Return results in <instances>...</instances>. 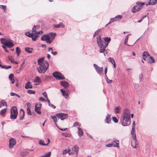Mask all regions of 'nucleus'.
Listing matches in <instances>:
<instances>
[{
    "label": "nucleus",
    "mask_w": 157,
    "mask_h": 157,
    "mask_svg": "<svg viewBox=\"0 0 157 157\" xmlns=\"http://www.w3.org/2000/svg\"><path fill=\"white\" fill-rule=\"evenodd\" d=\"M120 121L121 124L124 126H128L131 123L130 112L127 109L124 110V113L120 117Z\"/></svg>",
    "instance_id": "f257e3e1"
},
{
    "label": "nucleus",
    "mask_w": 157,
    "mask_h": 157,
    "mask_svg": "<svg viewBox=\"0 0 157 157\" xmlns=\"http://www.w3.org/2000/svg\"><path fill=\"white\" fill-rule=\"evenodd\" d=\"M49 66L48 62L44 61V63L40 65L37 68V70L39 73L40 74L44 73L47 70Z\"/></svg>",
    "instance_id": "f03ea898"
},
{
    "label": "nucleus",
    "mask_w": 157,
    "mask_h": 157,
    "mask_svg": "<svg viewBox=\"0 0 157 157\" xmlns=\"http://www.w3.org/2000/svg\"><path fill=\"white\" fill-rule=\"evenodd\" d=\"M18 114L17 108L16 106H13L10 109V118L12 119H16Z\"/></svg>",
    "instance_id": "7ed1b4c3"
},
{
    "label": "nucleus",
    "mask_w": 157,
    "mask_h": 157,
    "mask_svg": "<svg viewBox=\"0 0 157 157\" xmlns=\"http://www.w3.org/2000/svg\"><path fill=\"white\" fill-rule=\"evenodd\" d=\"M56 116L58 119H60L61 120L63 121L67 118L68 117L67 114L62 113H60L56 114Z\"/></svg>",
    "instance_id": "20e7f679"
},
{
    "label": "nucleus",
    "mask_w": 157,
    "mask_h": 157,
    "mask_svg": "<svg viewBox=\"0 0 157 157\" xmlns=\"http://www.w3.org/2000/svg\"><path fill=\"white\" fill-rule=\"evenodd\" d=\"M71 149L72 151L71 152V153L69 154V155L75 154L76 155V156H77L78 154L79 147H77L76 145H75L73 146Z\"/></svg>",
    "instance_id": "39448f33"
},
{
    "label": "nucleus",
    "mask_w": 157,
    "mask_h": 157,
    "mask_svg": "<svg viewBox=\"0 0 157 157\" xmlns=\"http://www.w3.org/2000/svg\"><path fill=\"white\" fill-rule=\"evenodd\" d=\"M93 65L97 72L98 74H101L103 71V67H100L96 64H94Z\"/></svg>",
    "instance_id": "423d86ee"
},
{
    "label": "nucleus",
    "mask_w": 157,
    "mask_h": 157,
    "mask_svg": "<svg viewBox=\"0 0 157 157\" xmlns=\"http://www.w3.org/2000/svg\"><path fill=\"white\" fill-rule=\"evenodd\" d=\"M25 34L27 36L31 38L34 41H36V38L37 37V36L36 35L35 36V37H34V33H30L29 32H26L25 33Z\"/></svg>",
    "instance_id": "0eeeda50"
},
{
    "label": "nucleus",
    "mask_w": 157,
    "mask_h": 157,
    "mask_svg": "<svg viewBox=\"0 0 157 157\" xmlns=\"http://www.w3.org/2000/svg\"><path fill=\"white\" fill-rule=\"evenodd\" d=\"M13 42V41L12 40L10 39L7 40L5 43V46L9 48H12L14 46Z\"/></svg>",
    "instance_id": "6e6552de"
},
{
    "label": "nucleus",
    "mask_w": 157,
    "mask_h": 157,
    "mask_svg": "<svg viewBox=\"0 0 157 157\" xmlns=\"http://www.w3.org/2000/svg\"><path fill=\"white\" fill-rule=\"evenodd\" d=\"M42 106L41 104H38L36 103L35 107V111L38 114H41L40 109Z\"/></svg>",
    "instance_id": "1a4fd4ad"
},
{
    "label": "nucleus",
    "mask_w": 157,
    "mask_h": 157,
    "mask_svg": "<svg viewBox=\"0 0 157 157\" xmlns=\"http://www.w3.org/2000/svg\"><path fill=\"white\" fill-rule=\"evenodd\" d=\"M16 144L15 140L13 138H10L9 140V147L10 148H12Z\"/></svg>",
    "instance_id": "9d476101"
},
{
    "label": "nucleus",
    "mask_w": 157,
    "mask_h": 157,
    "mask_svg": "<svg viewBox=\"0 0 157 157\" xmlns=\"http://www.w3.org/2000/svg\"><path fill=\"white\" fill-rule=\"evenodd\" d=\"M142 8V7H140L136 5H135L132 8L131 11L133 13H136L140 10Z\"/></svg>",
    "instance_id": "9b49d317"
},
{
    "label": "nucleus",
    "mask_w": 157,
    "mask_h": 157,
    "mask_svg": "<svg viewBox=\"0 0 157 157\" xmlns=\"http://www.w3.org/2000/svg\"><path fill=\"white\" fill-rule=\"evenodd\" d=\"M60 84L62 86L65 88H66L69 86V83L65 81H62L60 82Z\"/></svg>",
    "instance_id": "f8f14e48"
},
{
    "label": "nucleus",
    "mask_w": 157,
    "mask_h": 157,
    "mask_svg": "<svg viewBox=\"0 0 157 157\" xmlns=\"http://www.w3.org/2000/svg\"><path fill=\"white\" fill-rule=\"evenodd\" d=\"M49 34L43 35L41 38V40L43 41L46 40V41L48 39H49L50 37Z\"/></svg>",
    "instance_id": "ddd939ff"
},
{
    "label": "nucleus",
    "mask_w": 157,
    "mask_h": 157,
    "mask_svg": "<svg viewBox=\"0 0 157 157\" xmlns=\"http://www.w3.org/2000/svg\"><path fill=\"white\" fill-rule=\"evenodd\" d=\"M31 105V104L29 102H28L27 103V107L26 108V110L27 111V113L29 115H32L31 111L29 109V107H30Z\"/></svg>",
    "instance_id": "4468645a"
},
{
    "label": "nucleus",
    "mask_w": 157,
    "mask_h": 157,
    "mask_svg": "<svg viewBox=\"0 0 157 157\" xmlns=\"http://www.w3.org/2000/svg\"><path fill=\"white\" fill-rule=\"evenodd\" d=\"M112 144H113V147H117L119 148L118 146L119 144V141L118 140H116L113 141L112 142Z\"/></svg>",
    "instance_id": "2eb2a0df"
},
{
    "label": "nucleus",
    "mask_w": 157,
    "mask_h": 157,
    "mask_svg": "<svg viewBox=\"0 0 157 157\" xmlns=\"http://www.w3.org/2000/svg\"><path fill=\"white\" fill-rule=\"evenodd\" d=\"M130 35V34H128V35L125 37V38L124 39V44H125V45H128V46H133V45H134L136 43V41L138 40L140 38H138L137 40L132 45H130L129 44H127V42H128V36L129 35Z\"/></svg>",
    "instance_id": "dca6fc26"
},
{
    "label": "nucleus",
    "mask_w": 157,
    "mask_h": 157,
    "mask_svg": "<svg viewBox=\"0 0 157 157\" xmlns=\"http://www.w3.org/2000/svg\"><path fill=\"white\" fill-rule=\"evenodd\" d=\"M110 117V115L109 114H108L106 115V123L108 124H109L111 123V119Z\"/></svg>",
    "instance_id": "f3484780"
},
{
    "label": "nucleus",
    "mask_w": 157,
    "mask_h": 157,
    "mask_svg": "<svg viewBox=\"0 0 157 157\" xmlns=\"http://www.w3.org/2000/svg\"><path fill=\"white\" fill-rule=\"evenodd\" d=\"M157 2V0H150L148 5H155ZM147 6V4H146V6Z\"/></svg>",
    "instance_id": "a211bd4d"
},
{
    "label": "nucleus",
    "mask_w": 157,
    "mask_h": 157,
    "mask_svg": "<svg viewBox=\"0 0 157 157\" xmlns=\"http://www.w3.org/2000/svg\"><path fill=\"white\" fill-rule=\"evenodd\" d=\"M54 27L56 28H59L60 27L63 28L64 27V25L62 23H60L59 24L55 25Z\"/></svg>",
    "instance_id": "6ab92c4d"
},
{
    "label": "nucleus",
    "mask_w": 157,
    "mask_h": 157,
    "mask_svg": "<svg viewBox=\"0 0 157 157\" xmlns=\"http://www.w3.org/2000/svg\"><path fill=\"white\" fill-rule=\"evenodd\" d=\"M44 57H42L39 58L37 60L38 64L39 65L42 64V63H44Z\"/></svg>",
    "instance_id": "aec40b11"
},
{
    "label": "nucleus",
    "mask_w": 157,
    "mask_h": 157,
    "mask_svg": "<svg viewBox=\"0 0 157 157\" xmlns=\"http://www.w3.org/2000/svg\"><path fill=\"white\" fill-rule=\"evenodd\" d=\"M30 83V82H28L26 83L25 86L26 89H30L32 88V86Z\"/></svg>",
    "instance_id": "412c9836"
},
{
    "label": "nucleus",
    "mask_w": 157,
    "mask_h": 157,
    "mask_svg": "<svg viewBox=\"0 0 157 157\" xmlns=\"http://www.w3.org/2000/svg\"><path fill=\"white\" fill-rule=\"evenodd\" d=\"M52 75L53 76L57 79V78H59V76L60 75V73L57 71H55L53 73Z\"/></svg>",
    "instance_id": "4be33fe9"
},
{
    "label": "nucleus",
    "mask_w": 157,
    "mask_h": 157,
    "mask_svg": "<svg viewBox=\"0 0 157 157\" xmlns=\"http://www.w3.org/2000/svg\"><path fill=\"white\" fill-rule=\"evenodd\" d=\"M57 117L55 116H51V117L53 119V121L55 123V124L56 125V126L57 127H58V126L57 125V124H56V122H57Z\"/></svg>",
    "instance_id": "5701e85b"
},
{
    "label": "nucleus",
    "mask_w": 157,
    "mask_h": 157,
    "mask_svg": "<svg viewBox=\"0 0 157 157\" xmlns=\"http://www.w3.org/2000/svg\"><path fill=\"white\" fill-rule=\"evenodd\" d=\"M33 50V48L29 47H27L25 48V51L29 53H31Z\"/></svg>",
    "instance_id": "b1692460"
},
{
    "label": "nucleus",
    "mask_w": 157,
    "mask_h": 157,
    "mask_svg": "<svg viewBox=\"0 0 157 157\" xmlns=\"http://www.w3.org/2000/svg\"><path fill=\"white\" fill-rule=\"evenodd\" d=\"M131 134L133 136V139H134L135 140H136V134L135 132V129H132V128L131 131Z\"/></svg>",
    "instance_id": "393cba45"
},
{
    "label": "nucleus",
    "mask_w": 157,
    "mask_h": 157,
    "mask_svg": "<svg viewBox=\"0 0 157 157\" xmlns=\"http://www.w3.org/2000/svg\"><path fill=\"white\" fill-rule=\"evenodd\" d=\"M150 57L147 59L148 61L150 63H154L155 62V60L153 58L150 56Z\"/></svg>",
    "instance_id": "a878e982"
},
{
    "label": "nucleus",
    "mask_w": 157,
    "mask_h": 157,
    "mask_svg": "<svg viewBox=\"0 0 157 157\" xmlns=\"http://www.w3.org/2000/svg\"><path fill=\"white\" fill-rule=\"evenodd\" d=\"M6 108L4 109L1 110L0 112V114L2 116H4V115L5 114L6 111Z\"/></svg>",
    "instance_id": "bb28decb"
},
{
    "label": "nucleus",
    "mask_w": 157,
    "mask_h": 157,
    "mask_svg": "<svg viewBox=\"0 0 157 157\" xmlns=\"http://www.w3.org/2000/svg\"><path fill=\"white\" fill-rule=\"evenodd\" d=\"M97 43L98 44H99V43L101 42H102L103 41H104L101 38V36H97Z\"/></svg>",
    "instance_id": "cd10ccee"
},
{
    "label": "nucleus",
    "mask_w": 157,
    "mask_h": 157,
    "mask_svg": "<svg viewBox=\"0 0 157 157\" xmlns=\"http://www.w3.org/2000/svg\"><path fill=\"white\" fill-rule=\"evenodd\" d=\"M78 136H83V132L82 131V130L81 128H80L78 127Z\"/></svg>",
    "instance_id": "c85d7f7f"
},
{
    "label": "nucleus",
    "mask_w": 157,
    "mask_h": 157,
    "mask_svg": "<svg viewBox=\"0 0 157 157\" xmlns=\"http://www.w3.org/2000/svg\"><path fill=\"white\" fill-rule=\"evenodd\" d=\"M5 105L7 106V103L4 100H2V101L0 102V107H1L2 106H3Z\"/></svg>",
    "instance_id": "c756f323"
},
{
    "label": "nucleus",
    "mask_w": 157,
    "mask_h": 157,
    "mask_svg": "<svg viewBox=\"0 0 157 157\" xmlns=\"http://www.w3.org/2000/svg\"><path fill=\"white\" fill-rule=\"evenodd\" d=\"M121 109V107L120 106L116 107L115 108V113H120V110Z\"/></svg>",
    "instance_id": "7c9ffc66"
},
{
    "label": "nucleus",
    "mask_w": 157,
    "mask_h": 157,
    "mask_svg": "<svg viewBox=\"0 0 157 157\" xmlns=\"http://www.w3.org/2000/svg\"><path fill=\"white\" fill-rule=\"evenodd\" d=\"M6 40L7 39H6L4 38H2L0 40L1 43L3 44V45H5V43L6 42Z\"/></svg>",
    "instance_id": "2f4dec72"
},
{
    "label": "nucleus",
    "mask_w": 157,
    "mask_h": 157,
    "mask_svg": "<svg viewBox=\"0 0 157 157\" xmlns=\"http://www.w3.org/2000/svg\"><path fill=\"white\" fill-rule=\"evenodd\" d=\"M16 52L17 54V56H19L20 55V54L21 52V51L20 49L18 47H17L16 48Z\"/></svg>",
    "instance_id": "473e14b6"
},
{
    "label": "nucleus",
    "mask_w": 157,
    "mask_h": 157,
    "mask_svg": "<svg viewBox=\"0 0 157 157\" xmlns=\"http://www.w3.org/2000/svg\"><path fill=\"white\" fill-rule=\"evenodd\" d=\"M117 21V20L115 18V17L113 18H111L110 20V21H109V22L108 23V24H107L106 25V26H107V25H108L109 24H110V23H111L112 22H113L114 21Z\"/></svg>",
    "instance_id": "72a5a7b5"
},
{
    "label": "nucleus",
    "mask_w": 157,
    "mask_h": 157,
    "mask_svg": "<svg viewBox=\"0 0 157 157\" xmlns=\"http://www.w3.org/2000/svg\"><path fill=\"white\" fill-rule=\"evenodd\" d=\"M142 56L144 57H145V58H147V56H150L149 53L147 52H144L143 53Z\"/></svg>",
    "instance_id": "f704fd0d"
},
{
    "label": "nucleus",
    "mask_w": 157,
    "mask_h": 157,
    "mask_svg": "<svg viewBox=\"0 0 157 157\" xmlns=\"http://www.w3.org/2000/svg\"><path fill=\"white\" fill-rule=\"evenodd\" d=\"M105 42L109 43L111 40V38L110 37H105L104 38Z\"/></svg>",
    "instance_id": "c9c22d12"
},
{
    "label": "nucleus",
    "mask_w": 157,
    "mask_h": 157,
    "mask_svg": "<svg viewBox=\"0 0 157 157\" xmlns=\"http://www.w3.org/2000/svg\"><path fill=\"white\" fill-rule=\"evenodd\" d=\"M0 8L1 9H3L4 10V11L5 13H6V6L5 5H0Z\"/></svg>",
    "instance_id": "e433bc0d"
},
{
    "label": "nucleus",
    "mask_w": 157,
    "mask_h": 157,
    "mask_svg": "<svg viewBox=\"0 0 157 157\" xmlns=\"http://www.w3.org/2000/svg\"><path fill=\"white\" fill-rule=\"evenodd\" d=\"M34 82H37L40 83L41 82V80L40 78L38 76H36L34 80Z\"/></svg>",
    "instance_id": "4c0bfd02"
},
{
    "label": "nucleus",
    "mask_w": 157,
    "mask_h": 157,
    "mask_svg": "<svg viewBox=\"0 0 157 157\" xmlns=\"http://www.w3.org/2000/svg\"><path fill=\"white\" fill-rule=\"evenodd\" d=\"M59 78H57V80H63L65 79V78L64 77L63 75L60 73V75L59 76Z\"/></svg>",
    "instance_id": "58836bf2"
},
{
    "label": "nucleus",
    "mask_w": 157,
    "mask_h": 157,
    "mask_svg": "<svg viewBox=\"0 0 157 157\" xmlns=\"http://www.w3.org/2000/svg\"><path fill=\"white\" fill-rule=\"evenodd\" d=\"M49 35H50L52 36L51 38H53L54 39V38L56 35V34L55 33H53L52 32L48 34Z\"/></svg>",
    "instance_id": "ea45409f"
},
{
    "label": "nucleus",
    "mask_w": 157,
    "mask_h": 157,
    "mask_svg": "<svg viewBox=\"0 0 157 157\" xmlns=\"http://www.w3.org/2000/svg\"><path fill=\"white\" fill-rule=\"evenodd\" d=\"M145 3L144 2H136V6H140L142 7V6L144 5Z\"/></svg>",
    "instance_id": "a19ab883"
},
{
    "label": "nucleus",
    "mask_w": 157,
    "mask_h": 157,
    "mask_svg": "<svg viewBox=\"0 0 157 157\" xmlns=\"http://www.w3.org/2000/svg\"><path fill=\"white\" fill-rule=\"evenodd\" d=\"M39 144L43 146H47L48 144V143L47 144L44 143V141L42 140H40L39 141Z\"/></svg>",
    "instance_id": "79ce46f5"
},
{
    "label": "nucleus",
    "mask_w": 157,
    "mask_h": 157,
    "mask_svg": "<svg viewBox=\"0 0 157 157\" xmlns=\"http://www.w3.org/2000/svg\"><path fill=\"white\" fill-rule=\"evenodd\" d=\"M53 38H50V37L49 38V39L48 40L46 41V42L49 44H51L54 40Z\"/></svg>",
    "instance_id": "37998d69"
},
{
    "label": "nucleus",
    "mask_w": 157,
    "mask_h": 157,
    "mask_svg": "<svg viewBox=\"0 0 157 157\" xmlns=\"http://www.w3.org/2000/svg\"><path fill=\"white\" fill-rule=\"evenodd\" d=\"M2 67V69H4L6 70H7L8 69L10 68L11 67V66L10 65V66H5L3 65Z\"/></svg>",
    "instance_id": "c03bdc74"
},
{
    "label": "nucleus",
    "mask_w": 157,
    "mask_h": 157,
    "mask_svg": "<svg viewBox=\"0 0 157 157\" xmlns=\"http://www.w3.org/2000/svg\"><path fill=\"white\" fill-rule=\"evenodd\" d=\"M122 17L123 16L122 15H118L115 17V18L117 20V21L118 20L121 19Z\"/></svg>",
    "instance_id": "a18cd8bd"
},
{
    "label": "nucleus",
    "mask_w": 157,
    "mask_h": 157,
    "mask_svg": "<svg viewBox=\"0 0 157 157\" xmlns=\"http://www.w3.org/2000/svg\"><path fill=\"white\" fill-rule=\"evenodd\" d=\"M101 29H99L98 30H97L96 31V32H95V33H94V34L93 37H94L96 35H98V33L99 32H101Z\"/></svg>",
    "instance_id": "49530a36"
},
{
    "label": "nucleus",
    "mask_w": 157,
    "mask_h": 157,
    "mask_svg": "<svg viewBox=\"0 0 157 157\" xmlns=\"http://www.w3.org/2000/svg\"><path fill=\"white\" fill-rule=\"evenodd\" d=\"M99 48L100 49L99 50V52L100 53H102L104 52L105 51V48H104L103 47H102L101 48Z\"/></svg>",
    "instance_id": "de8ad7c7"
},
{
    "label": "nucleus",
    "mask_w": 157,
    "mask_h": 157,
    "mask_svg": "<svg viewBox=\"0 0 157 157\" xmlns=\"http://www.w3.org/2000/svg\"><path fill=\"white\" fill-rule=\"evenodd\" d=\"M8 58L9 60H10L11 62H14V59L13 57L11 56H8Z\"/></svg>",
    "instance_id": "09e8293b"
},
{
    "label": "nucleus",
    "mask_w": 157,
    "mask_h": 157,
    "mask_svg": "<svg viewBox=\"0 0 157 157\" xmlns=\"http://www.w3.org/2000/svg\"><path fill=\"white\" fill-rule=\"evenodd\" d=\"M108 60L109 62L111 63L112 64L113 63V62L115 61L113 59V58L110 57H109V58H108Z\"/></svg>",
    "instance_id": "8fccbe9b"
},
{
    "label": "nucleus",
    "mask_w": 157,
    "mask_h": 157,
    "mask_svg": "<svg viewBox=\"0 0 157 157\" xmlns=\"http://www.w3.org/2000/svg\"><path fill=\"white\" fill-rule=\"evenodd\" d=\"M35 92V91L32 90H27V93L29 94H33Z\"/></svg>",
    "instance_id": "3c124183"
},
{
    "label": "nucleus",
    "mask_w": 157,
    "mask_h": 157,
    "mask_svg": "<svg viewBox=\"0 0 157 157\" xmlns=\"http://www.w3.org/2000/svg\"><path fill=\"white\" fill-rule=\"evenodd\" d=\"M104 43V41H103L102 42H101L99 44H98V46L99 48H101L102 47H103V44Z\"/></svg>",
    "instance_id": "603ef678"
},
{
    "label": "nucleus",
    "mask_w": 157,
    "mask_h": 157,
    "mask_svg": "<svg viewBox=\"0 0 157 157\" xmlns=\"http://www.w3.org/2000/svg\"><path fill=\"white\" fill-rule=\"evenodd\" d=\"M51 155V152H49L44 154V157H50Z\"/></svg>",
    "instance_id": "864d4df0"
},
{
    "label": "nucleus",
    "mask_w": 157,
    "mask_h": 157,
    "mask_svg": "<svg viewBox=\"0 0 157 157\" xmlns=\"http://www.w3.org/2000/svg\"><path fill=\"white\" fill-rule=\"evenodd\" d=\"M112 119L113 121L115 123L118 122V121L117 118L114 117H112Z\"/></svg>",
    "instance_id": "5fc2aeb1"
},
{
    "label": "nucleus",
    "mask_w": 157,
    "mask_h": 157,
    "mask_svg": "<svg viewBox=\"0 0 157 157\" xmlns=\"http://www.w3.org/2000/svg\"><path fill=\"white\" fill-rule=\"evenodd\" d=\"M25 113H21L20 114L21 115L20 116L19 119L20 120H22L24 118V116H25Z\"/></svg>",
    "instance_id": "6e6d98bb"
},
{
    "label": "nucleus",
    "mask_w": 157,
    "mask_h": 157,
    "mask_svg": "<svg viewBox=\"0 0 157 157\" xmlns=\"http://www.w3.org/2000/svg\"><path fill=\"white\" fill-rule=\"evenodd\" d=\"M62 135L65 137H69L70 136V135L68 133L64 132L62 133Z\"/></svg>",
    "instance_id": "4d7b16f0"
},
{
    "label": "nucleus",
    "mask_w": 157,
    "mask_h": 157,
    "mask_svg": "<svg viewBox=\"0 0 157 157\" xmlns=\"http://www.w3.org/2000/svg\"><path fill=\"white\" fill-rule=\"evenodd\" d=\"M80 126V124L78 122H75L73 124V126L74 127H75L76 126Z\"/></svg>",
    "instance_id": "13d9d810"
},
{
    "label": "nucleus",
    "mask_w": 157,
    "mask_h": 157,
    "mask_svg": "<svg viewBox=\"0 0 157 157\" xmlns=\"http://www.w3.org/2000/svg\"><path fill=\"white\" fill-rule=\"evenodd\" d=\"M40 32H42V31H40L39 32H37L36 31L34 33V37H35V36L36 35L37 36V37L38 36V34H39L40 33Z\"/></svg>",
    "instance_id": "bf43d9fd"
},
{
    "label": "nucleus",
    "mask_w": 157,
    "mask_h": 157,
    "mask_svg": "<svg viewBox=\"0 0 157 157\" xmlns=\"http://www.w3.org/2000/svg\"><path fill=\"white\" fill-rule=\"evenodd\" d=\"M2 47L3 49H4L6 52H8L9 51L6 49V46L5 45H3L2 46Z\"/></svg>",
    "instance_id": "052dcab7"
},
{
    "label": "nucleus",
    "mask_w": 157,
    "mask_h": 157,
    "mask_svg": "<svg viewBox=\"0 0 157 157\" xmlns=\"http://www.w3.org/2000/svg\"><path fill=\"white\" fill-rule=\"evenodd\" d=\"M13 77H14V76H13V74H11L9 75V79L10 80H11L13 79Z\"/></svg>",
    "instance_id": "680f3d73"
},
{
    "label": "nucleus",
    "mask_w": 157,
    "mask_h": 157,
    "mask_svg": "<svg viewBox=\"0 0 157 157\" xmlns=\"http://www.w3.org/2000/svg\"><path fill=\"white\" fill-rule=\"evenodd\" d=\"M36 27H39V25H38L36 26V25L34 26L33 27V28L32 30V31L33 32H35L36 31Z\"/></svg>",
    "instance_id": "e2e57ef3"
},
{
    "label": "nucleus",
    "mask_w": 157,
    "mask_h": 157,
    "mask_svg": "<svg viewBox=\"0 0 157 157\" xmlns=\"http://www.w3.org/2000/svg\"><path fill=\"white\" fill-rule=\"evenodd\" d=\"M39 100L43 102H45L46 101V100L42 97H40L39 98Z\"/></svg>",
    "instance_id": "0e129e2a"
},
{
    "label": "nucleus",
    "mask_w": 157,
    "mask_h": 157,
    "mask_svg": "<svg viewBox=\"0 0 157 157\" xmlns=\"http://www.w3.org/2000/svg\"><path fill=\"white\" fill-rule=\"evenodd\" d=\"M63 96L65 98H67L68 97V94L66 93V92L65 91V93H63V94H62Z\"/></svg>",
    "instance_id": "69168bd1"
},
{
    "label": "nucleus",
    "mask_w": 157,
    "mask_h": 157,
    "mask_svg": "<svg viewBox=\"0 0 157 157\" xmlns=\"http://www.w3.org/2000/svg\"><path fill=\"white\" fill-rule=\"evenodd\" d=\"M135 121H133L132 123V129H135Z\"/></svg>",
    "instance_id": "338daca9"
},
{
    "label": "nucleus",
    "mask_w": 157,
    "mask_h": 157,
    "mask_svg": "<svg viewBox=\"0 0 157 157\" xmlns=\"http://www.w3.org/2000/svg\"><path fill=\"white\" fill-rule=\"evenodd\" d=\"M42 95L44 96V97L46 98H48L47 94L46 92H45L42 93Z\"/></svg>",
    "instance_id": "774afa93"
}]
</instances>
